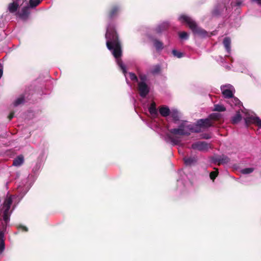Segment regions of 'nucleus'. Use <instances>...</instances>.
Masks as SVG:
<instances>
[{
    "label": "nucleus",
    "instance_id": "35",
    "mask_svg": "<svg viewBox=\"0 0 261 261\" xmlns=\"http://www.w3.org/2000/svg\"><path fill=\"white\" fill-rule=\"evenodd\" d=\"M3 73V67H2V65H1V64L0 63V79L2 76Z\"/></svg>",
    "mask_w": 261,
    "mask_h": 261
},
{
    "label": "nucleus",
    "instance_id": "3",
    "mask_svg": "<svg viewBox=\"0 0 261 261\" xmlns=\"http://www.w3.org/2000/svg\"><path fill=\"white\" fill-rule=\"evenodd\" d=\"M178 126L177 128H174L169 130V133L173 135L189 136L191 133H199V129H197V126H194L186 120H181L178 122Z\"/></svg>",
    "mask_w": 261,
    "mask_h": 261
},
{
    "label": "nucleus",
    "instance_id": "25",
    "mask_svg": "<svg viewBox=\"0 0 261 261\" xmlns=\"http://www.w3.org/2000/svg\"><path fill=\"white\" fill-rule=\"evenodd\" d=\"M217 161L218 162L219 164H225L228 162L229 159L227 157L223 156L219 158Z\"/></svg>",
    "mask_w": 261,
    "mask_h": 261
},
{
    "label": "nucleus",
    "instance_id": "21",
    "mask_svg": "<svg viewBox=\"0 0 261 261\" xmlns=\"http://www.w3.org/2000/svg\"><path fill=\"white\" fill-rule=\"evenodd\" d=\"M184 162L187 166H189L196 163V159L195 157L184 158Z\"/></svg>",
    "mask_w": 261,
    "mask_h": 261
},
{
    "label": "nucleus",
    "instance_id": "15",
    "mask_svg": "<svg viewBox=\"0 0 261 261\" xmlns=\"http://www.w3.org/2000/svg\"><path fill=\"white\" fill-rule=\"evenodd\" d=\"M223 43L227 52L228 53H230L231 50V41L230 38L228 37H225L223 40Z\"/></svg>",
    "mask_w": 261,
    "mask_h": 261
},
{
    "label": "nucleus",
    "instance_id": "29",
    "mask_svg": "<svg viewBox=\"0 0 261 261\" xmlns=\"http://www.w3.org/2000/svg\"><path fill=\"white\" fill-rule=\"evenodd\" d=\"M254 170L253 168H247L243 169L241 170L242 173L244 174H247L252 173Z\"/></svg>",
    "mask_w": 261,
    "mask_h": 261
},
{
    "label": "nucleus",
    "instance_id": "1",
    "mask_svg": "<svg viewBox=\"0 0 261 261\" xmlns=\"http://www.w3.org/2000/svg\"><path fill=\"white\" fill-rule=\"evenodd\" d=\"M106 39L107 48L111 51L115 58L118 65L122 70L125 76H126V68L120 59L122 55L120 42L113 25L110 23L108 24L107 28Z\"/></svg>",
    "mask_w": 261,
    "mask_h": 261
},
{
    "label": "nucleus",
    "instance_id": "9",
    "mask_svg": "<svg viewBox=\"0 0 261 261\" xmlns=\"http://www.w3.org/2000/svg\"><path fill=\"white\" fill-rule=\"evenodd\" d=\"M194 126H197V129H199V132L203 130V129L207 128L212 125L211 120L208 118L199 119L197 121Z\"/></svg>",
    "mask_w": 261,
    "mask_h": 261
},
{
    "label": "nucleus",
    "instance_id": "6",
    "mask_svg": "<svg viewBox=\"0 0 261 261\" xmlns=\"http://www.w3.org/2000/svg\"><path fill=\"white\" fill-rule=\"evenodd\" d=\"M140 81L138 82V90L140 95L142 97H145L149 92V88L146 84L147 76L144 74L139 75Z\"/></svg>",
    "mask_w": 261,
    "mask_h": 261
},
{
    "label": "nucleus",
    "instance_id": "20",
    "mask_svg": "<svg viewBox=\"0 0 261 261\" xmlns=\"http://www.w3.org/2000/svg\"><path fill=\"white\" fill-rule=\"evenodd\" d=\"M149 112L151 115L152 116H155L158 114V111L155 107V105L154 102L151 103L149 108Z\"/></svg>",
    "mask_w": 261,
    "mask_h": 261
},
{
    "label": "nucleus",
    "instance_id": "38",
    "mask_svg": "<svg viewBox=\"0 0 261 261\" xmlns=\"http://www.w3.org/2000/svg\"><path fill=\"white\" fill-rule=\"evenodd\" d=\"M27 191H28V190H27V191H24V192L23 193L22 195H21V197H22V196H23V195H24L27 193Z\"/></svg>",
    "mask_w": 261,
    "mask_h": 261
},
{
    "label": "nucleus",
    "instance_id": "23",
    "mask_svg": "<svg viewBox=\"0 0 261 261\" xmlns=\"http://www.w3.org/2000/svg\"><path fill=\"white\" fill-rule=\"evenodd\" d=\"M242 117L240 112L237 114L232 118V122L233 124L238 123L241 120Z\"/></svg>",
    "mask_w": 261,
    "mask_h": 261
},
{
    "label": "nucleus",
    "instance_id": "4",
    "mask_svg": "<svg viewBox=\"0 0 261 261\" xmlns=\"http://www.w3.org/2000/svg\"><path fill=\"white\" fill-rule=\"evenodd\" d=\"M178 19L182 23L185 22L195 35L200 37H206L208 36L207 32L201 28L198 27L195 21L188 16L185 15H180Z\"/></svg>",
    "mask_w": 261,
    "mask_h": 261
},
{
    "label": "nucleus",
    "instance_id": "39",
    "mask_svg": "<svg viewBox=\"0 0 261 261\" xmlns=\"http://www.w3.org/2000/svg\"><path fill=\"white\" fill-rule=\"evenodd\" d=\"M204 138L208 139V138H209V137H204Z\"/></svg>",
    "mask_w": 261,
    "mask_h": 261
},
{
    "label": "nucleus",
    "instance_id": "22",
    "mask_svg": "<svg viewBox=\"0 0 261 261\" xmlns=\"http://www.w3.org/2000/svg\"><path fill=\"white\" fill-rule=\"evenodd\" d=\"M230 98V101H229V102L231 107L233 106H239V105L241 103V101L239 100L238 98L234 97L233 96H232V97H231Z\"/></svg>",
    "mask_w": 261,
    "mask_h": 261
},
{
    "label": "nucleus",
    "instance_id": "12",
    "mask_svg": "<svg viewBox=\"0 0 261 261\" xmlns=\"http://www.w3.org/2000/svg\"><path fill=\"white\" fill-rule=\"evenodd\" d=\"M169 26V24L167 21L163 22L156 27L155 31L156 33L160 34L166 30Z\"/></svg>",
    "mask_w": 261,
    "mask_h": 261
},
{
    "label": "nucleus",
    "instance_id": "40",
    "mask_svg": "<svg viewBox=\"0 0 261 261\" xmlns=\"http://www.w3.org/2000/svg\"><path fill=\"white\" fill-rule=\"evenodd\" d=\"M18 190H19V191H20V188H18Z\"/></svg>",
    "mask_w": 261,
    "mask_h": 261
},
{
    "label": "nucleus",
    "instance_id": "5",
    "mask_svg": "<svg viewBox=\"0 0 261 261\" xmlns=\"http://www.w3.org/2000/svg\"><path fill=\"white\" fill-rule=\"evenodd\" d=\"M41 0H30V7L32 8L36 7L40 4ZM27 0H13V3H10L8 6V10L10 12H15L19 6L24 4Z\"/></svg>",
    "mask_w": 261,
    "mask_h": 261
},
{
    "label": "nucleus",
    "instance_id": "27",
    "mask_svg": "<svg viewBox=\"0 0 261 261\" xmlns=\"http://www.w3.org/2000/svg\"><path fill=\"white\" fill-rule=\"evenodd\" d=\"M160 71V66L159 65H156L153 67L151 70L150 72L153 74H155L159 73Z\"/></svg>",
    "mask_w": 261,
    "mask_h": 261
},
{
    "label": "nucleus",
    "instance_id": "26",
    "mask_svg": "<svg viewBox=\"0 0 261 261\" xmlns=\"http://www.w3.org/2000/svg\"><path fill=\"white\" fill-rule=\"evenodd\" d=\"M172 53L174 57H176L178 58H181L183 57V54L176 49H173Z\"/></svg>",
    "mask_w": 261,
    "mask_h": 261
},
{
    "label": "nucleus",
    "instance_id": "19",
    "mask_svg": "<svg viewBox=\"0 0 261 261\" xmlns=\"http://www.w3.org/2000/svg\"><path fill=\"white\" fill-rule=\"evenodd\" d=\"M120 8L117 6H114L109 14V17L110 18H112L113 17H114L117 13L119 11Z\"/></svg>",
    "mask_w": 261,
    "mask_h": 261
},
{
    "label": "nucleus",
    "instance_id": "14",
    "mask_svg": "<svg viewBox=\"0 0 261 261\" xmlns=\"http://www.w3.org/2000/svg\"><path fill=\"white\" fill-rule=\"evenodd\" d=\"M24 162V158L22 155H19L16 158L13 162V165L16 167L21 166Z\"/></svg>",
    "mask_w": 261,
    "mask_h": 261
},
{
    "label": "nucleus",
    "instance_id": "10",
    "mask_svg": "<svg viewBox=\"0 0 261 261\" xmlns=\"http://www.w3.org/2000/svg\"><path fill=\"white\" fill-rule=\"evenodd\" d=\"M24 6L21 11L18 13L19 17L22 19H26L30 14L29 9L30 7V0H27L24 3Z\"/></svg>",
    "mask_w": 261,
    "mask_h": 261
},
{
    "label": "nucleus",
    "instance_id": "30",
    "mask_svg": "<svg viewBox=\"0 0 261 261\" xmlns=\"http://www.w3.org/2000/svg\"><path fill=\"white\" fill-rule=\"evenodd\" d=\"M129 78L130 79L133 81V82H138V77L136 75V74L133 72H129Z\"/></svg>",
    "mask_w": 261,
    "mask_h": 261
},
{
    "label": "nucleus",
    "instance_id": "32",
    "mask_svg": "<svg viewBox=\"0 0 261 261\" xmlns=\"http://www.w3.org/2000/svg\"><path fill=\"white\" fill-rule=\"evenodd\" d=\"M218 170L211 172L210 175V178L213 180H214L215 179V178L217 177V176L218 175Z\"/></svg>",
    "mask_w": 261,
    "mask_h": 261
},
{
    "label": "nucleus",
    "instance_id": "11",
    "mask_svg": "<svg viewBox=\"0 0 261 261\" xmlns=\"http://www.w3.org/2000/svg\"><path fill=\"white\" fill-rule=\"evenodd\" d=\"M245 123L248 125L250 123H254L261 127V120L258 117H255L252 115L246 116L245 118Z\"/></svg>",
    "mask_w": 261,
    "mask_h": 261
},
{
    "label": "nucleus",
    "instance_id": "17",
    "mask_svg": "<svg viewBox=\"0 0 261 261\" xmlns=\"http://www.w3.org/2000/svg\"><path fill=\"white\" fill-rule=\"evenodd\" d=\"M159 111L161 115L164 117H166L168 115H170L171 112L168 108L165 107H161Z\"/></svg>",
    "mask_w": 261,
    "mask_h": 261
},
{
    "label": "nucleus",
    "instance_id": "2",
    "mask_svg": "<svg viewBox=\"0 0 261 261\" xmlns=\"http://www.w3.org/2000/svg\"><path fill=\"white\" fill-rule=\"evenodd\" d=\"M14 198H16L15 196L7 195L2 205V211L3 213V218L4 222L2 224L3 230H0V254L4 251L5 248L4 231H6L10 221V217L12 212V210H10V207Z\"/></svg>",
    "mask_w": 261,
    "mask_h": 261
},
{
    "label": "nucleus",
    "instance_id": "34",
    "mask_svg": "<svg viewBox=\"0 0 261 261\" xmlns=\"http://www.w3.org/2000/svg\"><path fill=\"white\" fill-rule=\"evenodd\" d=\"M19 228H21L22 230L24 231H28V228L25 226H21V225L19 226Z\"/></svg>",
    "mask_w": 261,
    "mask_h": 261
},
{
    "label": "nucleus",
    "instance_id": "16",
    "mask_svg": "<svg viewBox=\"0 0 261 261\" xmlns=\"http://www.w3.org/2000/svg\"><path fill=\"white\" fill-rule=\"evenodd\" d=\"M153 45L157 51H161L164 48L163 43L161 41L157 39L153 40Z\"/></svg>",
    "mask_w": 261,
    "mask_h": 261
},
{
    "label": "nucleus",
    "instance_id": "18",
    "mask_svg": "<svg viewBox=\"0 0 261 261\" xmlns=\"http://www.w3.org/2000/svg\"><path fill=\"white\" fill-rule=\"evenodd\" d=\"M167 138H168V139L170 140V141L171 142V144L173 145H177L180 142V139H179L178 138H174V137H172L169 134H167Z\"/></svg>",
    "mask_w": 261,
    "mask_h": 261
},
{
    "label": "nucleus",
    "instance_id": "13",
    "mask_svg": "<svg viewBox=\"0 0 261 261\" xmlns=\"http://www.w3.org/2000/svg\"><path fill=\"white\" fill-rule=\"evenodd\" d=\"M170 115L172 118L175 123H177L180 121V118H181V113H179L177 110H171Z\"/></svg>",
    "mask_w": 261,
    "mask_h": 261
},
{
    "label": "nucleus",
    "instance_id": "36",
    "mask_svg": "<svg viewBox=\"0 0 261 261\" xmlns=\"http://www.w3.org/2000/svg\"><path fill=\"white\" fill-rule=\"evenodd\" d=\"M253 2H256L258 4L261 5V0H252Z\"/></svg>",
    "mask_w": 261,
    "mask_h": 261
},
{
    "label": "nucleus",
    "instance_id": "31",
    "mask_svg": "<svg viewBox=\"0 0 261 261\" xmlns=\"http://www.w3.org/2000/svg\"><path fill=\"white\" fill-rule=\"evenodd\" d=\"M179 38L181 39L187 40L189 38V35L187 33L185 32H181L179 34Z\"/></svg>",
    "mask_w": 261,
    "mask_h": 261
},
{
    "label": "nucleus",
    "instance_id": "37",
    "mask_svg": "<svg viewBox=\"0 0 261 261\" xmlns=\"http://www.w3.org/2000/svg\"><path fill=\"white\" fill-rule=\"evenodd\" d=\"M13 117V114H11L10 115V116H9V119H11Z\"/></svg>",
    "mask_w": 261,
    "mask_h": 261
},
{
    "label": "nucleus",
    "instance_id": "8",
    "mask_svg": "<svg viewBox=\"0 0 261 261\" xmlns=\"http://www.w3.org/2000/svg\"><path fill=\"white\" fill-rule=\"evenodd\" d=\"M191 148L200 151H206L210 148V145L205 141H198L193 143Z\"/></svg>",
    "mask_w": 261,
    "mask_h": 261
},
{
    "label": "nucleus",
    "instance_id": "33",
    "mask_svg": "<svg viewBox=\"0 0 261 261\" xmlns=\"http://www.w3.org/2000/svg\"><path fill=\"white\" fill-rule=\"evenodd\" d=\"M220 114L218 113H213L210 115L211 119H217L219 117Z\"/></svg>",
    "mask_w": 261,
    "mask_h": 261
},
{
    "label": "nucleus",
    "instance_id": "24",
    "mask_svg": "<svg viewBox=\"0 0 261 261\" xmlns=\"http://www.w3.org/2000/svg\"><path fill=\"white\" fill-rule=\"evenodd\" d=\"M24 101L23 96H21L17 98L14 102L13 105L14 106L17 107L19 105L22 103Z\"/></svg>",
    "mask_w": 261,
    "mask_h": 261
},
{
    "label": "nucleus",
    "instance_id": "28",
    "mask_svg": "<svg viewBox=\"0 0 261 261\" xmlns=\"http://www.w3.org/2000/svg\"><path fill=\"white\" fill-rule=\"evenodd\" d=\"M214 110L218 112H223L225 111V108L222 105H215Z\"/></svg>",
    "mask_w": 261,
    "mask_h": 261
},
{
    "label": "nucleus",
    "instance_id": "7",
    "mask_svg": "<svg viewBox=\"0 0 261 261\" xmlns=\"http://www.w3.org/2000/svg\"><path fill=\"white\" fill-rule=\"evenodd\" d=\"M221 90L223 96L226 98L232 97L235 92L234 88L230 84L222 86Z\"/></svg>",
    "mask_w": 261,
    "mask_h": 261
}]
</instances>
